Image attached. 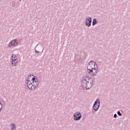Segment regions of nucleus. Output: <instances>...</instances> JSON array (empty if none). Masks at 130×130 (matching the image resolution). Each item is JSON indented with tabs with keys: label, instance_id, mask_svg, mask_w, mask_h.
I'll list each match as a JSON object with an SVG mask.
<instances>
[{
	"label": "nucleus",
	"instance_id": "nucleus-4",
	"mask_svg": "<svg viewBox=\"0 0 130 130\" xmlns=\"http://www.w3.org/2000/svg\"><path fill=\"white\" fill-rule=\"evenodd\" d=\"M18 58L16 56V55L13 54L11 56V60L12 62V65L13 67H15L18 64Z\"/></svg>",
	"mask_w": 130,
	"mask_h": 130
},
{
	"label": "nucleus",
	"instance_id": "nucleus-1",
	"mask_svg": "<svg viewBox=\"0 0 130 130\" xmlns=\"http://www.w3.org/2000/svg\"><path fill=\"white\" fill-rule=\"evenodd\" d=\"M27 86L29 90H35L38 86V80L34 75H29L27 77Z\"/></svg>",
	"mask_w": 130,
	"mask_h": 130
},
{
	"label": "nucleus",
	"instance_id": "nucleus-12",
	"mask_svg": "<svg viewBox=\"0 0 130 130\" xmlns=\"http://www.w3.org/2000/svg\"><path fill=\"white\" fill-rule=\"evenodd\" d=\"M118 115H119V116H121V113H120V112L118 111Z\"/></svg>",
	"mask_w": 130,
	"mask_h": 130
},
{
	"label": "nucleus",
	"instance_id": "nucleus-3",
	"mask_svg": "<svg viewBox=\"0 0 130 130\" xmlns=\"http://www.w3.org/2000/svg\"><path fill=\"white\" fill-rule=\"evenodd\" d=\"M82 86L83 88V90H87V89H90L92 87V83H91V78L88 76H86L82 79V82L81 83Z\"/></svg>",
	"mask_w": 130,
	"mask_h": 130
},
{
	"label": "nucleus",
	"instance_id": "nucleus-10",
	"mask_svg": "<svg viewBox=\"0 0 130 130\" xmlns=\"http://www.w3.org/2000/svg\"><path fill=\"white\" fill-rule=\"evenodd\" d=\"M11 129H16V126L15 125V124H12Z\"/></svg>",
	"mask_w": 130,
	"mask_h": 130
},
{
	"label": "nucleus",
	"instance_id": "nucleus-9",
	"mask_svg": "<svg viewBox=\"0 0 130 130\" xmlns=\"http://www.w3.org/2000/svg\"><path fill=\"white\" fill-rule=\"evenodd\" d=\"M96 24H97V21H96V19H93V22H92L93 26H95Z\"/></svg>",
	"mask_w": 130,
	"mask_h": 130
},
{
	"label": "nucleus",
	"instance_id": "nucleus-7",
	"mask_svg": "<svg viewBox=\"0 0 130 130\" xmlns=\"http://www.w3.org/2000/svg\"><path fill=\"white\" fill-rule=\"evenodd\" d=\"M92 23V19L91 18H87L86 19L85 24L87 27H90L91 26V23Z\"/></svg>",
	"mask_w": 130,
	"mask_h": 130
},
{
	"label": "nucleus",
	"instance_id": "nucleus-13",
	"mask_svg": "<svg viewBox=\"0 0 130 130\" xmlns=\"http://www.w3.org/2000/svg\"><path fill=\"white\" fill-rule=\"evenodd\" d=\"M117 116V115H116V114H115L114 115V117L115 118H116V117Z\"/></svg>",
	"mask_w": 130,
	"mask_h": 130
},
{
	"label": "nucleus",
	"instance_id": "nucleus-5",
	"mask_svg": "<svg viewBox=\"0 0 130 130\" xmlns=\"http://www.w3.org/2000/svg\"><path fill=\"white\" fill-rule=\"evenodd\" d=\"M100 105V101H99V99H98L95 101L93 105V109H94L95 110H98Z\"/></svg>",
	"mask_w": 130,
	"mask_h": 130
},
{
	"label": "nucleus",
	"instance_id": "nucleus-6",
	"mask_svg": "<svg viewBox=\"0 0 130 130\" xmlns=\"http://www.w3.org/2000/svg\"><path fill=\"white\" fill-rule=\"evenodd\" d=\"M74 117L75 120H80V119H81V117H82V115H81V113H78L74 114Z\"/></svg>",
	"mask_w": 130,
	"mask_h": 130
},
{
	"label": "nucleus",
	"instance_id": "nucleus-14",
	"mask_svg": "<svg viewBox=\"0 0 130 130\" xmlns=\"http://www.w3.org/2000/svg\"><path fill=\"white\" fill-rule=\"evenodd\" d=\"M36 52L37 53H39V52L38 51H36Z\"/></svg>",
	"mask_w": 130,
	"mask_h": 130
},
{
	"label": "nucleus",
	"instance_id": "nucleus-2",
	"mask_svg": "<svg viewBox=\"0 0 130 130\" xmlns=\"http://www.w3.org/2000/svg\"><path fill=\"white\" fill-rule=\"evenodd\" d=\"M87 71L91 76H95L97 75V64L96 62L91 61L87 66Z\"/></svg>",
	"mask_w": 130,
	"mask_h": 130
},
{
	"label": "nucleus",
	"instance_id": "nucleus-11",
	"mask_svg": "<svg viewBox=\"0 0 130 130\" xmlns=\"http://www.w3.org/2000/svg\"><path fill=\"white\" fill-rule=\"evenodd\" d=\"M3 109V105L1 103H0V111Z\"/></svg>",
	"mask_w": 130,
	"mask_h": 130
},
{
	"label": "nucleus",
	"instance_id": "nucleus-8",
	"mask_svg": "<svg viewBox=\"0 0 130 130\" xmlns=\"http://www.w3.org/2000/svg\"><path fill=\"white\" fill-rule=\"evenodd\" d=\"M17 44V41L16 40H14L11 42V43L9 44V46H16Z\"/></svg>",
	"mask_w": 130,
	"mask_h": 130
}]
</instances>
